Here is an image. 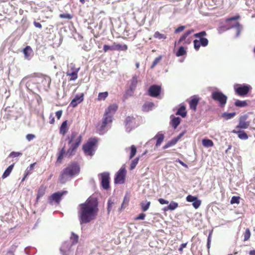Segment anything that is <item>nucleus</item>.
<instances>
[{
  "label": "nucleus",
  "instance_id": "nucleus-1",
  "mask_svg": "<svg viewBox=\"0 0 255 255\" xmlns=\"http://www.w3.org/2000/svg\"><path fill=\"white\" fill-rule=\"evenodd\" d=\"M79 207L78 214L81 224L88 223L96 218L99 208L96 198L89 197L84 203L80 204Z\"/></svg>",
  "mask_w": 255,
  "mask_h": 255
},
{
  "label": "nucleus",
  "instance_id": "nucleus-2",
  "mask_svg": "<svg viewBox=\"0 0 255 255\" xmlns=\"http://www.w3.org/2000/svg\"><path fill=\"white\" fill-rule=\"evenodd\" d=\"M80 171V167L78 163L72 162L62 170L59 175V180L62 184L65 183L74 176L79 174Z\"/></svg>",
  "mask_w": 255,
  "mask_h": 255
},
{
  "label": "nucleus",
  "instance_id": "nucleus-3",
  "mask_svg": "<svg viewBox=\"0 0 255 255\" xmlns=\"http://www.w3.org/2000/svg\"><path fill=\"white\" fill-rule=\"evenodd\" d=\"M68 138V144L70 146L68 149L66 155L70 157L75 154L77 149L82 141V136L76 131H73Z\"/></svg>",
  "mask_w": 255,
  "mask_h": 255
},
{
  "label": "nucleus",
  "instance_id": "nucleus-4",
  "mask_svg": "<svg viewBox=\"0 0 255 255\" xmlns=\"http://www.w3.org/2000/svg\"><path fill=\"white\" fill-rule=\"evenodd\" d=\"M98 140L96 138H90L87 142L84 144L82 149L86 155L93 156L95 151Z\"/></svg>",
  "mask_w": 255,
  "mask_h": 255
},
{
  "label": "nucleus",
  "instance_id": "nucleus-5",
  "mask_svg": "<svg viewBox=\"0 0 255 255\" xmlns=\"http://www.w3.org/2000/svg\"><path fill=\"white\" fill-rule=\"evenodd\" d=\"M138 76L136 75H133L132 78L129 80V89L126 92L125 97L127 98L128 96H131L133 94V92L136 87L138 83Z\"/></svg>",
  "mask_w": 255,
  "mask_h": 255
},
{
  "label": "nucleus",
  "instance_id": "nucleus-6",
  "mask_svg": "<svg viewBox=\"0 0 255 255\" xmlns=\"http://www.w3.org/2000/svg\"><path fill=\"white\" fill-rule=\"evenodd\" d=\"M211 97L214 101L219 103L221 107H224L227 102V96L220 91L212 92Z\"/></svg>",
  "mask_w": 255,
  "mask_h": 255
},
{
  "label": "nucleus",
  "instance_id": "nucleus-7",
  "mask_svg": "<svg viewBox=\"0 0 255 255\" xmlns=\"http://www.w3.org/2000/svg\"><path fill=\"white\" fill-rule=\"evenodd\" d=\"M248 118L247 115L241 116L239 119V124L236 127L235 129L241 130L248 128L250 126V122L247 121Z\"/></svg>",
  "mask_w": 255,
  "mask_h": 255
},
{
  "label": "nucleus",
  "instance_id": "nucleus-8",
  "mask_svg": "<svg viewBox=\"0 0 255 255\" xmlns=\"http://www.w3.org/2000/svg\"><path fill=\"white\" fill-rule=\"evenodd\" d=\"M113 121V117L111 115H108L105 113L103 118L102 123L99 126V130L100 132H103L105 128L111 125Z\"/></svg>",
  "mask_w": 255,
  "mask_h": 255
},
{
  "label": "nucleus",
  "instance_id": "nucleus-9",
  "mask_svg": "<svg viewBox=\"0 0 255 255\" xmlns=\"http://www.w3.org/2000/svg\"><path fill=\"white\" fill-rule=\"evenodd\" d=\"M67 193V191H63L61 192H57L52 194L48 198V202L49 204H53L54 202L57 204H59L62 199V196Z\"/></svg>",
  "mask_w": 255,
  "mask_h": 255
},
{
  "label": "nucleus",
  "instance_id": "nucleus-10",
  "mask_svg": "<svg viewBox=\"0 0 255 255\" xmlns=\"http://www.w3.org/2000/svg\"><path fill=\"white\" fill-rule=\"evenodd\" d=\"M125 126L127 129L130 131L133 128L136 127L138 124L136 123V119L133 116H128L125 120Z\"/></svg>",
  "mask_w": 255,
  "mask_h": 255
},
{
  "label": "nucleus",
  "instance_id": "nucleus-11",
  "mask_svg": "<svg viewBox=\"0 0 255 255\" xmlns=\"http://www.w3.org/2000/svg\"><path fill=\"white\" fill-rule=\"evenodd\" d=\"M101 176V185L102 187L107 190L110 187V174L107 172H105L99 174Z\"/></svg>",
  "mask_w": 255,
  "mask_h": 255
},
{
  "label": "nucleus",
  "instance_id": "nucleus-12",
  "mask_svg": "<svg viewBox=\"0 0 255 255\" xmlns=\"http://www.w3.org/2000/svg\"><path fill=\"white\" fill-rule=\"evenodd\" d=\"M70 69L68 70L66 75L69 76L70 81H74L78 78V73L80 70V68H76L75 66L71 64L70 67Z\"/></svg>",
  "mask_w": 255,
  "mask_h": 255
},
{
  "label": "nucleus",
  "instance_id": "nucleus-13",
  "mask_svg": "<svg viewBox=\"0 0 255 255\" xmlns=\"http://www.w3.org/2000/svg\"><path fill=\"white\" fill-rule=\"evenodd\" d=\"M126 170L125 168H121L116 174L115 182L116 184H123L125 182Z\"/></svg>",
  "mask_w": 255,
  "mask_h": 255
},
{
  "label": "nucleus",
  "instance_id": "nucleus-14",
  "mask_svg": "<svg viewBox=\"0 0 255 255\" xmlns=\"http://www.w3.org/2000/svg\"><path fill=\"white\" fill-rule=\"evenodd\" d=\"M194 31V29H190L186 31L179 38L178 43L179 44L184 41V44H189L191 43L192 37H188V36Z\"/></svg>",
  "mask_w": 255,
  "mask_h": 255
},
{
  "label": "nucleus",
  "instance_id": "nucleus-15",
  "mask_svg": "<svg viewBox=\"0 0 255 255\" xmlns=\"http://www.w3.org/2000/svg\"><path fill=\"white\" fill-rule=\"evenodd\" d=\"M206 35L207 33L205 31H202L194 34V37L200 39V43L203 47L207 46L209 43L208 40L206 38L204 37V36Z\"/></svg>",
  "mask_w": 255,
  "mask_h": 255
},
{
  "label": "nucleus",
  "instance_id": "nucleus-16",
  "mask_svg": "<svg viewBox=\"0 0 255 255\" xmlns=\"http://www.w3.org/2000/svg\"><path fill=\"white\" fill-rule=\"evenodd\" d=\"M251 89V86L248 85L240 86L235 89L236 94L240 96H244L246 95Z\"/></svg>",
  "mask_w": 255,
  "mask_h": 255
},
{
  "label": "nucleus",
  "instance_id": "nucleus-17",
  "mask_svg": "<svg viewBox=\"0 0 255 255\" xmlns=\"http://www.w3.org/2000/svg\"><path fill=\"white\" fill-rule=\"evenodd\" d=\"M161 92V87L158 85H153L151 86L148 90V95L152 97H156Z\"/></svg>",
  "mask_w": 255,
  "mask_h": 255
},
{
  "label": "nucleus",
  "instance_id": "nucleus-18",
  "mask_svg": "<svg viewBox=\"0 0 255 255\" xmlns=\"http://www.w3.org/2000/svg\"><path fill=\"white\" fill-rule=\"evenodd\" d=\"M200 99L197 96H193L191 97V99L188 101L190 108L194 112H195L197 109V106L198 105Z\"/></svg>",
  "mask_w": 255,
  "mask_h": 255
},
{
  "label": "nucleus",
  "instance_id": "nucleus-19",
  "mask_svg": "<svg viewBox=\"0 0 255 255\" xmlns=\"http://www.w3.org/2000/svg\"><path fill=\"white\" fill-rule=\"evenodd\" d=\"M84 100V94L81 95H76L75 98L72 100L70 106L73 108H75L79 104L82 102Z\"/></svg>",
  "mask_w": 255,
  "mask_h": 255
},
{
  "label": "nucleus",
  "instance_id": "nucleus-20",
  "mask_svg": "<svg viewBox=\"0 0 255 255\" xmlns=\"http://www.w3.org/2000/svg\"><path fill=\"white\" fill-rule=\"evenodd\" d=\"M240 26V24L238 22H237L235 25H226V23H225L219 27L218 30L219 32H222L233 27H239Z\"/></svg>",
  "mask_w": 255,
  "mask_h": 255
},
{
  "label": "nucleus",
  "instance_id": "nucleus-21",
  "mask_svg": "<svg viewBox=\"0 0 255 255\" xmlns=\"http://www.w3.org/2000/svg\"><path fill=\"white\" fill-rule=\"evenodd\" d=\"M232 132L238 134V137L242 140H246L249 138L248 135L243 130L233 129Z\"/></svg>",
  "mask_w": 255,
  "mask_h": 255
},
{
  "label": "nucleus",
  "instance_id": "nucleus-22",
  "mask_svg": "<svg viewBox=\"0 0 255 255\" xmlns=\"http://www.w3.org/2000/svg\"><path fill=\"white\" fill-rule=\"evenodd\" d=\"M46 187L44 185H41L37 190V194L36 198V203H38L39 199L42 197L45 193Z\"/></svg>",
  "mask_w": 255,
  "mask_h": 255
},
{
  "label": "nucleus",
  "instance_id": "nucleus-23",
  "mask_svg": "<svg viewBox=\"0 0 255 255\" xmlns=\"http://www.w3.org/2000/svg\"><path fill=\"white\" fill-rule=\"evenodd\" d=\"M24 57L26 59H30L33 54V50L30 46H26L23 50Z\"/></svg>",
  "mask_w": 255,
  "mask_h": 255
},
{
  "label": "nucleus",
  "instance_id": "nucleus-24",
  "mask_svg": "<svg viewBox=\"0 0 255 255\" xmlns=\"http://www.w3.org/2000/svg\"><path fill=\"white\" fill-rule=\"evenodd\" d=\"M114 51H126L128 49V46L126 44H121L114 42L113 44Z\"/></svg>",
  "mask_w": 255,
  "mask_h": 255
},
{
  "label": "nucleus",
  "instance_id": "nucleus-25",
  "mask_svg": "<svg viewBox=\"0 0 255 255\" xmlns=\"http://www.w3.org/2000/svg\"><path fill=\"white\" fill-rule=\"evenodd\" d=\"M40 78H41V83L44 87H49L51 79L50 77L46 75H41Z\"/></svg>",
  "mask_w": 255,
  "mask_h": 255
},
{
  "label": "nucleus",
  "instance_id": "nucleus-26",
  "mask_svg": "<svg viewBox=\"0 0 255 255\" xmlns=\"http://www.w3.org/2000/svg\"><path fill=\"white\" fill-rule=\"evenodd\" d=\"M68 127L67 126V121H65L62 123L60 127L59 133L64 136L68 132Z\"/></svg>",
  "mask_w": 255,
  "mask_h": 255
},
{
  "label": "nucleus",
  "instance_id": "nucleus-27",
  "mask_svg": "<svg viewBox=\"0 0 255 255\" xmlns=\"http://www.w3.org/2000/svg\"><path fill=\"white\" fill-rule=\"evenodd\" d=\"M118 108V107L116 104L110 105L108 109L106 110L105 113L113 116V115L117 111Z\"/></svg>",
  "mask_w": 255,
  "mask_h": 255
},
{
  "label": "nucleus",
  "instance_id": "nucleus-28",
  "mask_svg": "<svg viewBox=\"0 0 255 255\" xmlns=\"http://www.w3.org/2000/svg\"><path fill=\"white\" fill-rule=\"evenodd\" d=\"M164 136L163 134L158 132L154 137V139L156 140L155 146L158 147L160 145L162 141H163Z\"/></svg>",
  "mask_w": 255,
  "mask_h": 255
},
{
  "label": "nucleus",
  "instance_id": "nucleus-29",
  "mask_svg": "<svg viewBox=\"0 0 255 255\" xmlns=\"http://www.w3.org/2000/svg\"><path fill=\"white\" fill-rule=\"evenodd\" d=\"M176 115H180L183 118L186 117L187 115V112L186 111L185 107L184 106H181L178 110L177 112L176 113Z\"/></svg>",
  "mask_w": 255,
  "mask_h": 255
},
{
  "label": "nucleus",
  "instance_id": "nucleus-30",
  "mask_svg": "<svg viewBox=\"0 0 255 255\" xmlns=\"http://www.w3.org/2000/svg\"><path fill=\"white\" fill-rule=\"evenodd\" d=\"M181 122L179 117H174L171 121L170 124L174 128H176Z\"/></svg>",
  "mask_w": 255,
  "mask_h": 255
},
{
  "label": "nucleus",
  "instance_id": "nucleus-31",
  "mask_svg": "<svg viewBox=\"0 0 255 255\" xmlns=\"http://www.w3.org/2000/svg\"><path fill=\"white\" fill-rule=\"evenodd\" d=\"M178 206V204L177 203L172 201L170 202L169 205L167 206V207H165L164 208V211H167V210H174L176 208H177Z\"/></svg>",
  "mask_w": 255,
  "mask_h": 255
},
{
  "label": "nucleus",
  "instance_id": "nucleus-32",
  "mask_svg": "<svg viewBox=\"0 0 255 255\" xmlns=\"http://www.w3.org/2000/svg\"><path fill=\"white\" fill-rule=\"evenodd\" d=\"M13 166H14V164H12L10 165V166H9L6 168V169L4 171V173H3V174L2 175V178L3 179L5 178L7 176H9V175L10 174V173L11 172V171L13 169Z\"/></svg>",
  "mask_w": 255,
  "mask_h": 255
},
{
  "label": "nucleus",
  "instance_id": "nucleus-33",
  "mask_svg": "<svg viewBox=\"0 0 255 255\" xmlns=\"http://www.w3.org/2000/svg\"><path fill=\"white\" fill-rule=\"evenodd\" d=\"M202 144L206 147H212L214 145L213 141L209 139H203L202 140Z\"/></svg>",
  "mask_w": 255,
  "mask_h": 255
},
{
  "label": "nucleus",
  "instance_id": "nucleus-34",
  "mask_svg": "<svg viewBox=\"0 0 255 255\" xmlns=\"http://www.w3.org/2000/svg\"><path fill=\"white\" fill-rule=\"evenodd\" d=\"M65 154V147H63L59 151V153L58 154L57 159V162L59 163H61L63 157L64 155Z\"/></svg>",
  "mask_w": 255,
  "mask_h": 255
},
{
  "label": "nucleus",
  "instance_id": "nucleus-35",
  "mask_svg": "<svg viewBox=\"0 0 255 255\" xmlns=\"http://www.w3.org/2000/svg\"><path fill=\"white\" fill-rule=\"evenodd\" d=\"M150 205V202L149 201L146 202H142L140 203L141 210L143 212H145L146 211H147L149 209Z\"/></svg>",
  "mask_w": 255,
  "mask_h": 255
},
{
  "label": "nucleus",
  "instance_id": "nucleus-36",
  "mask_svg": "<svg viewBox=\"0 0 255 255\" xmlns=\"http://www.w3.org/2000/svg\"><path fill=\"white\" fill-rule=\"evenodd\" d=\"M108 92L99 93L97 98L98 101L105 100L108 96Z\"/></svg>",
  "mask_w": 255,
  "mask_h": 255
},
{
  "label": "nucleus",
  "instance_id": "nucleus-37",
  "mask_svg": "<svg viewBox=\"0 0 255 255\" xmlns=\"http://www.w3.org/2000/svg\"><path fill=\"white\" fill-rule=\"evenodd\" d=\"M187 52L183 46H180L176 53V55L178 57L186 55Z\"/></svg>",
  "mask_w": 255,
  "mask_h": 255
},
{
  "label": "nucleus",
  "instance_id": "nucleus-38",
  "mask_svg": "<svg viewBox=\"0 0 255 255\" xmlns=\"http://www.w3.org/2000/svg\"><path fill=\"white\" fill-rule=\"evenodd\" d=\"M153 37L158 39H165L166 38V36L165 34L160 33L159 31H156L153 35Z\"/></svg>",
  "mask_w": 255,
  "mask_h": 255
},
{
  "label": "nucleus",
  "instance_id": "nucleus-39",
  "mask_svg": "<svg viewBox=\"0 0 255 255\" xmlns=\"http://www.w3.org/2000/svg\"><path fill=\"white\" fill-rule=\"evenodd\" d=\"M240 18L239 15H236L232 17L227 18L225 19V22L226 25H233L230 22L232 20H236Z\"/></svg>",
  "mask_w": 255,
  "mask_h": 255
},
{
  "label": "nucleus",
  "instance_id": "nucleus-40",
  "mask_svg": "<svg viewBox=\"0 0 255 255\" xmlns=\"http://www.w3.org/2000/svg\"><path fill=\"white\" fill-rule=\"evenodd\" d=\"M251 236L250 230L249 228L246 229L245 233H244V241H246L249 240Z\"/></svg>",
  "mask_w": 255,
  "mask_h": 255
},
{
  "label": "nucleus",
  "instance_id": "nucleus-41",
  "mask_svg": "<svg viewBox=\"0 0 255 255\" xmlns=\"http://www.w3.org/2000/svg\"><path fill=\"white\" fill-rule=\"evenodd\" d=\"M235 105L237 107H243L246 106L247 105V103L245 101H242L240 100H237L235 103Z\"/></svg>",
  "mask_w": 255,
  "mask_h": 255
},
{
  "label": "nucleus",
  "instance_id": "nucleus-42",
  "mask_svg": "<svg viewBox=\"0 0 255 255\" xmlns=\"http://www.w3.org/2000/svg\"><path fill=\"white\" fill-rule=\"evenodd\" d=\"M130 149L131 151L129 155V159L133 158L136 153V148L134 145L131 146Z\"/></svg>",
  "mask_w": 255,
  "mask_h": 255
},
{
  "label": "nucleus",
  "instance_id": "nucleus-43",
  "mask_svg": "<svg viewBox=\"0 0 255 255\" xmlns=\"http://www.w3.org/2000/svg\"><path fill=\"white\" fill-rule=\"evenodd\" d=\"M36 164V162L31 164L29 167L27 168L25 171V173H27L28 175L31 174L32 170L34 168V165Z\"/></svg>",
  "mask_w": 255,
  "mask_h": 255
},
{
  "label": "nucleus",
  "instance_id": "nucleus-44",
  "mask_svg": "<svg viewBox=\"0 0 255 255\" xmlns=\"http://www.w3.org/2000/svg\"><path fill=\"white\" fill-rule=\"evenodd\" d=\"M162 58V56H159L156 57L153 61L152 65L151 66V68H153L160 61Z\"/></svg>",
  "mask_w": 255,
  "mask_h": 255
},
{
  "label": "nucleus",
  "instance_id": "nucleus-45",
  "mask_svg": "<svg viewBox=\"0 0 255 255\" xmlns=\"http://www.w3.org/2000/svg\"><path fill=\"white\" fill-rule=\"evenodd\" d=\"M138 160H139V158L136 157L132 161L131 164H130V170H132L135 167L137 164L138 163Z\"/></svg>",
  "mask_w": 255,
  "mask_h": 255
},
{
  "label": "nucleus",
  "instance_id": "nucleus-46",
  "mask_svg": "<svg viewBox=\"0 0 255 255\" xmlns=\"http://www.w3.org/2000/svg\"><path fill=\"white\" fill-rule=\"evenodd\" d=\"M193 43H194V47L196 51L199 50L200 48V46L201 45L200 41L198 40L197 39H195L193 41Z\"/></svg>",
  "mask_w": 255,
  "mask_h": 255
},
{
  "label": "nucleus",
  "instance_id": "nucleus-47",
  "mask_svg": "<svg viewBox=\"0 0 255 255\" xmlns=\"http://www.w3.org/2000/svg\"><path fill=\"white\" fill-rule=\"evenodd\" d=\"M201 204V201L199 200L198 198L196 200H195L193 203L192 205L194 208L196 209H198Z\"/></svg>",
  "mask_w": 255,
  "mask_h": 255
},
{
  "label": "nucleus",
  "instance_id": "nucleus-48",
  "mask_svg": "<svg viewBox=\"0 0 255 255\" xmlns=\"http://www.w3.org/2000/svg\"><path fill=\"white\" fill-rule=\"evenodd\" d=\"M240 197L239 196H233L232 197L231 200V204H239L240 203Z\"/></svg>",
  "mask_w": 255,
  "mask_h": 255
},
{
  "label": "nucleus",
  "instance_id": "nucleus-49",
  "mask_svg": "<svg viewBox=\"0 0 255 255\" xmlns=\"http://www.w3.org/2000/svg\"><path fill=\"white\" fill-rule=\"evenodd\" d=\"M236 115L235 112L231 113H224V116L226 119H230L233 118Z\"/></svg>",
  "mask_w": 255,
  "mask_h": 255
},
{
  "label": "nucleus",
  "instance_id": "nucleus-50",
  "mask_svg": "<svg viewBox=\"0 0 255 255\" xmlns=\"http://www.w3.org/2000/svg\"><path fill=\"white\" fill-rule=\"evenodd\" d=\"M197 197L193 196L191 195H189L186 197V200L189 202H193L195 200H196L197 199Z\"/></svg>",
  "mask_w": 255,
  "mask_h": 255
},
{
  "label": "nucleus",
  "instance_id": "nucleus-51",
  "mask_svg": "<svg viewBox=\"0 0 255 255\" xmlns=\"http://www.w3.org/2000/svg\"><path fill=\"white\" fill-rule=\"evenodd\" d=\"M59 17L61 18H66L68 19H71L72 18V16L69 13L60 14L59 15Z\"/></svg>",
  "mask_w": 255,
  "mask_h": 255
},
{
  "label": "nucleus",
  "instance_id": "nucleus-52",
  "mask_svg": "<svg viewBox=\"0 0 255 255\" xmlns=\"http://www.w3.org/2000/svg\"><path fill=\"white\" fill-rule=\"evenodd\" d=\"M103 50L105 52H106L109 50L114 51L113 45L112 46H109L106 44L104 45L103 46Z\"/></svg>",
  "mask_w": 255,
  "mask_h": 255
},
{
  "label": "nucleus",
  "instance_id": "nucleus-53",
  "mask_svg": "<svg viewBox=\"0 0 255 255\" xmlns=\"http://www.w3.org/2000/svg\"><path fill=\"white\" fill-rule=\"evenodd\" d=\"M71 240H73V243L76 244L78 241V236L74 233H72V236L71 237Z\"/></svg>",
  "mask_w": 255,
  "mask_h": 255
},
{
  "label": "nucleus",
  "instance_id": "nucleus-54",
  "mask_svg": "<svg viewBox=\"0 0 255 255\" xmlns=\"http://www.w3.org/2000/svg\"><path fill=\"white\" fill-rule=\"evenodd\" d=\"M21 155L22 153L19 152H12L10 153L9 156L11 157H16Z\"/></svg>",
  "mask_w": 255,
  "mask_h": 255
},
{
  "label": "nucleus",
  "instance_id": "nucleus-55",
  "mask_svg": "<svg viewBox=\"0 0 255 255\" xmlns=\"http://www.w3.org/2000/svg\"><path fill=\"white\" fill-rule=\"evenodd\" d=\"M185 28V26H183V25L179 26L175 30V33H179V32L183 31L184 30Z\"/></svg>",
  "mask_w": 255,
  "mask_h": 255
},
{
  "label": "nucleus",
  "instance_id": "nucleus-56",
  "mask_svg": "<svg viewBox=\"0 0 255 255\" xmlns=\"http://www.w3.org/2000/svg\"><path fill=\"white\" fill-rule=\"evenodd\" d=\"M128 199L126 197L124 198L123 203L121 206V209L124 208L128 204Z\"/></svg>",
  "mask_w": 255,
  "mask_h": 255
},
{
  "label": "nucleus",
  "instance_id": "nucleus-57",
  "mask_svg": "<svg viewBox=\"0 0 255 255\" xmlns=\"http://www.w3.org/2000/svg\"><path fill=\"white\" fill-rule=\"evenodd\" d=\"M113 203H114L112 201V200L111 199L109 200L108 203V208H107L108 213H109L110 212Z\"/></svg>",
  "mask_w": 255,
  "mask_h": 255
},
{
  "label": "nucleus",
  "instance_id": "nucleus-58",
  "mask_svg": "<svg viewBox=\"0 0 255 255\" xmlns=\"http://www.w3.org/2000/svg\"><path fill=\"white\" fill-rule=\"evenodd\" d=\"M145 217V214L144 213H140L138 216H137L135 220H143L144 219Z\"/></svg>",
  "mask_w": 255,
  "mask_h": 255
},
{
  "label": "nucleus",
  "instance_id": "nucleus-59",
  "mask_svg": "<svg viewBox=\"0 0 255 255\" xmlns=\"http://www.w3.org/2000/svg\"><path fill=\"white\" fill-rule=\"evenodd\" d=\"M35 135L30 133L27 134L26 136V138L28 141L32 140L35 138Z\"/></svg>",
  "mask_w": 255,
  "mask_h": 255
},
{
  "label": "nucleus",
  "instance_id": "nucleus-60",
  "mask_svg": "<svg viewBox=\"0 0 255 255\" xmlns=\"http://www.w3.org/2000/svg\"><path fill=\"white\" fill-rule=\"evenodd\" d=\"M187 244V243H183L180 245V247L179 248L178 250L181 254L183 253V249L186 247Z\"/></svg>",
  "mask_w": 255,
  "mask_h": 255
},
{
  "label": "nucleus",
  "instance_id": "nucleus-61",
  "mask_svg": "<svg viewBox=\"0 0 255 255\" xmlns=\"http://www.w3.org/2000/svg\"><path fill=\"white\" fill-rule=\"evenodd\" d=\"M158 201L159 202L162 204V205H163V204H168L169 202L163 198H159L158 200Z\"/></svg>",
  "mask_w": 255,
  "mask_h": 255
},
{
  "label": "nucleus",
  "instance_id": "nucleus-62",
  "mask_svg": "<svg viewBox=\"0 0 255 255\" xmlns=\"http://www.w3.org/2000/svg\"><path fill=\"white\" fill-rule=\"evenodd\" d=\"M55 114H56V116L58 120H59L62 115V110L58 111L56 112Z\"/></svg>",
  "mask_w": 255,
  "mask_h": 255
},
{
  "label": "nucleus",
  "instance_id": "nucleus-63",
  "mask_svg": "<svg viewBox=\"0 0 255 255\" xmlns=\"http://www.w3.org/2000/svg\"><path fill=\"white\" fill-rule=\"evenodd\" d=\"M36 77H39L38 73H33L32 74H31L30 75H28L26 77H25V78H34Z\"/></svg>",
  "mask_w": 255,
  "mask_h": 255
},
{
  "label": "nucleus",
  "instance_id": "nucleus-64",
  "mask_svg": "<svg viewBox=\"0 0 255 255\" xmlns=\"http://www.w3.org/2000/svg\"><path fill=\"white\" fill-rule=\"evenodd\" d=\"M33 24L34 25V26L36 27H37V28H42V25L39 22H36V21H34Z\"/></svg>",
  "mask_w": 255,
  "mask_h": 255
}]
</instances>
